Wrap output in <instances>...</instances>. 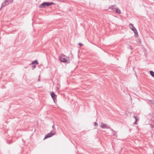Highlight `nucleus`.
<instances>
[{
  "mask_svg": "<svg viewBox=\"0 0 154 154\" xmlns=\"http://www.w3.org/2000/svg\"><path fill=\"white\" fill-rule=\"evenodd\" d=\"M59 59L62 62L67 63H69V61L67 59V57L63 54H61L60 56Z\"/></svg>",
  "mask_w": 154,
  "mask_h": 154,
  "instance_id": "nucleus-1",
  "label": "nucleus"
},
{
  "mask_svg": "<svg viewBox=\"0 0 154 154\" xmlns=\"http://www.w3.org/2000/svg\"><path fill=\"white\" fill-rule=\"evenodd\" d=\"M54 4L52 2H45L41 4L38 6L40 8H43L45 7L46 6H49Z\"/></svg>",
  "mask_w": 154,
  "mask_h": 154,
  "instance_id": "nucleus-2",
  "label": "nucleus"
},
{
  "mask_svg": "<svg viewBox=\"0 0 154 154\" xmlns=\"http://www.w3.org/2000/svg\"><path fill=\"white\" fill-rule=\"evenodd\" d=\"M55 130L56 129L55 128H53V129L51 131V132L49 133L48 134L45 135L44 139L51 137L54 135L56 133V132L55 131Z\"/></svg>",
  "mask_w": 154,
  "mask_h": 154,
  "instance_id": "nucleus-3",
  "label": "nucleus"
},
{
  "mask_svg": "<svg viewBox=\"0 0 154 154\" xmlns=\"http://www.w3.org/2000/svg\"><path fill=\"white\" fill-rule=\"evenodd\" d=\"M130 28L134 32L135 34V36L137 37L138 36V33L137 31L136 28L133 25L132 23H130L129 25Z\"/></svg>",
  "mask_w": 154,
  "mask_h": 154,
  "instance_id": "nucleus-4",
  "label": "nucleus"
},
{
  "mask_svg": "<svg viewBox=\"0 0 154 154\" xmlns=\"http://www.w3.org/2000/svg\"><path fill=\"white\" fill-rule=\"evenodd\" d=\"M13 0H6L2 4L1 8L5 7L6 5H8L10 3L13 2Z\"/></svg>",
  "mask_w": 154,
  "mask_h": 154,
  "instance_id": "nucleus-5",
  "label": "nucleus"
},
{
  "mask_svg": "<svg viewBox=\"0 0 154 154\" xmlns=\"http://www.w3.org/2000/svg\"><path fill=\"white\" fill-rule=\"evenodd\" d=\"M100 128L103 129L106 128L107 129H111V128L107 124H105L103 122H101L100 125Z\"/></svg>",
  "mask_w": 154,
  "mask_h": 154,
  "instance_id": "nucleus-6",
  "label": "nucleus"
},
{
  "mask_svg": "<svg viewBox=\"0 0 154 154\" xmlns=\"http://www.w3.org/2000/svg\"><path fill=\"white\" fill-rule=\"evenodd\" d=\"M51 95L54 101L55 102L56 98L57 96L55 94L54 92H51Z\"/></svg>",
  "mask_w": 154,
  "mask_h": 154,
  "instance_id": "nucleus-7",
  "label": "nucleus"
},
{
  "mask_svg": "<svg viewBox=\"0 0 154 154\" xmlns=\"http://www.w3.org/2000/svg\"><path fill=\"white\" fill-rule=\"evenodd\" d=\"M111 130L113 132V135L115 136L116 137H117V132H116V131H114L113 130H112V129L111 128Z\"/></svg>",
  "mask_w": 154,
  "mask_h": 154,
  "instance_id": "nucleus-8",
  "label": "nucleus"
},
{
  "mask_svg": "<svg viewBox=\"0 0 154 154\" xmlns=\"http://www.w3.org/2000/svg\"><path fill=\"white\" fill-rule=\"evenodd\" d=\"M114 6H115L114 5H113V6H110L109 7V9H111L112 10L114 11H115V10H116V8H114L113 7H114Z\"/></svg>",
  "mask_w": 154,
  "mask_h": 154,
  "instance_id": "nucleus-9",
  "label": "nucleus"
},
{
  "mask_svg": "<svg viewBox=\"0 0 154 154\" xmlns=\"http://www.w3.org/2000/svg\"><path fill=\"white\" fill-rule=\"evenodd\" d=\"M116 12L117 13H118L119 14H120L121 13V11L120 10V9H119L118 8H116Z\"/></svg>",
  "mask_w": 154,
  "mask_h": 154,
  "instance_id": "nucleus-10",
  "label": "nucleus"
},
{
  "mask_svg": "<svg viewBox=\"0 0 154 154\" xmlns=\"http://www.w3.org/2000/svg\"><path fill=\"white\" fill-rule=\"evenodd\" d=\"M31 63L32 64H35V65H37L38 64V63L37 61V60H35L34 61L32 62Z\"/></svg>",
  "mask_w": 154,
  "mask_h": 154,
  "instance_id": "nucleus-11",
  "label": "nucleus"
},
{
  "mask_svg": "<svg viewBox=\"0 0 154 154\" xmlns=\"http://www.w3.org/2000/svg\"><path fill=\"white\" fill-rule=\"evenodd\" d=\"M150 73L151 76L154 78V72L152 71H150Z\"/></svg>",
  "mask_w": 154,
  "mask_h": 154,
  "instance_id": "nucleus-12",
  "label": "nucleus"
},
{
  "mask_svg": "<svg viewBox=\"0 0 154 154\" xmlns=\"http://www.w3.org/2000/svg\"><path fill=\"white\" fill-rule=\"evenodd\" d=\"M134 117L135 118V121L136 122H137V120L138 119V118L137 117L135 116H134Z\"/></svg>",
  "mask_w": 154,
  "mask_h": 154,
  "instance_id": "nucleus-13",
  "label": "nucleus"
},
{
  "mask_svg": "<svg viewBox=\"0 0 154 154\" xmlns=\"http://www.w3.org/2000/svg\"><path fill=\"white\" fill-rule=\"evenodd\" d=\"M94 125L95 126H98V124L96 122H95L94 123Z\"/></svg>",
  "mask_w": 154,
  "mask_h": 154,
  "instance_id": "nucleus-14",
  "label": "nucleus"
},
{
  "mask_svg": "<svg viewBox=\"0 0 154 154\" xmlns=\"http://www.w3.org/2000/svg\"><path fill=\"white\" fill-rule=\"evenodd\" d=\"M150 101L151 103V104L153 105H154V102L152 100H150Z\"/></svg>",
  "mask_w": 154,
  "mask_h": 154,
  "instance_id": "nucleus-15",
  "label": "nucleus"
},
{
  "mask_svg": "<svg viewBox=\"0 0 154 154\" xmlns=\"http://www.w3.org/2000/svg\"><path fill=\"white\" fill-rule=\"evenodd\" d=\"M150 125H151V128H154V124H153V125L151 124Z\"/></svg>",
  "mask_w": 154,
  "mask_h": 154,
  "instance_id": "nucleus-16",
  "label": "nucleus"
},
{
  "mask_svg": "<svg viewBox=\"0 0 154 154\" xmlns=\"http://www.w3.org/2000/svg\"><path fill=\"white\" fill-rule=\"evenodd\" d=\"M36 67V66L35 65H33L32 66V69H35Z\"/></svg>",
  "mask_w": 154,
  "mask_h": 154,
  "instance_id": "nucleus-17",
  "label": "nucleus"
},
{
  "mask_svg": "<svg viewBox=\"0 0 154 154\" xmlns=\"http://www.w3.org/2000/svg\"><path fill=\"white\" fill-rule=\"evenodd\" d=\"M79 45L80 46H82L83 45V44L82 43H79Z\"/></svg>",
  "mask_w": 154,
  "mask_h": 154,
  "instance_id": "nucleus-18",
  "label": "nucleus"
},
{
  "mask_svg": "<svg viewBox=\"0 0 154 154\" xmlns=\"http://www.w3.org/2000/svg\"><path fill=\"white\" fill-rule=\"evenodd\" d=\"M137 123V122L135 121V122L134 123V124H136Z\"/></svg>",
  "mask_w": 154,
  "mask_h": 154,
  "instance_id": "nucleus-19",
  "label": "nucleus"
},
{
  "mask_svg": "<svg viewBox=\"0 0 154 154\" xmlns=\"http://www.w3.org/2000/svg\"><path fill=\"white\" fill-rule=\"evenodd\" d=\"M52 128H53H53H55L54 127V125H53L52 126Z\"/></svg>",
  "mask_w": 154,
  "mask_h": 154,
  "instance_id": "nucleus-20",
  "label": "nucleus"
},
{
  "mask_svg": "<svg viewBox=\"0 0 154 154\" xmlns=\"http://www.w3.org/2000/svg\"><path fill=\"white\" fill-rule=\"evenodd\" d=\"M134 67L133 68V69H134Z\"/></svg>",
  "mask_w": 154,
  "mask_h": 154,
  "instance_id": "nucleus-21",
  "label": "nucleus"
},
{
  "mask_svg": "<svg viewBox=\"0 0 154 154\" xmlns=\"http://www.w3.org/2000/svg\"><path fill=\"white\" fill-rule=\"evenodd\" d=\"M153 154H154V152H153Z\"/></svg>",
  "mask_w": 154,
  "mask_h": 154,
  "instance_id": "nucleus-22",
  "label": "nucleus"
}]
</instances>
